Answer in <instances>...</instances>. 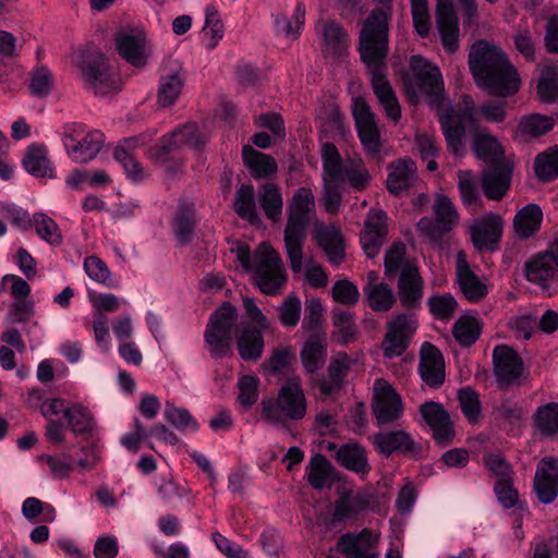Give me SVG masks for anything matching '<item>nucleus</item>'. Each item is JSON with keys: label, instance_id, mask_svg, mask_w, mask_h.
<instances>
[{"label": "nucleus", "instance_id": "obj_28", "mask_svg": "<svg viewBox=\"0 0 558 558\" xmlns=\"http://www.w3.org/2000/svg\"><path fill=\"white\" fill-rule=\"evenodd\" d=\"M314 232L318 245L326 253L329 262L333 265L341 264L344 258V243L340 229L335 225L316 221Z\"/></svg>", "mask_w": 558, "mask_h": 558}, {"label": "nucleus", "instance_id": "obj_54", "mask_svg": "<svg viewBox=\"0 0 558 558\" xmlns=\"http://www.w3.org/2000/svg\"><path fill=\"white\" fill-rule=\"evenodd\" d=\"M84 270L92 280L107 288L116 289L120 286L119 281L112 277L106 263L97 256H88L85 258Z\"/></svg>", "mask_w": 558, "mask_h": 558}, {"label": "nucleus", "instance_id": "obj_10", "mask_svg": "<svg viewBox=\"0 0 558 558\" xmlns=\"http://www.w3.org/2000/svg\"><path fill=\"white\" fill-rule=\"evenodd\" d=\"M118 54L130 65L144 69L151 57L153 46L142 27H128L114 35Z\"/></svg>", "mask_w": 558, "mask_h": 558}, {"label": "nucleus", "instance_id": "obj_61", "mask_svg": "<svg viewBox=\"0 0 558 558\" xmlns=\"http://www.w3.org/2000/svg\"><path fill=\"white\" fill-rule=\"evenodd\" d=\"M166 420L180 430L196 432L199 427L197 421L184 408H178L167 402L165 409Z\"/></svg>", "mask_w": 558, "mask_h": 558}, {"label": "nucleus", "instance_id": "obj_15", "mask_svg": "<svg viewBox=\"0 0 558 558\" xmlns=\"http://www.w3.org/2000/svg\"><path fill=\"white\" fill-rule=\"evenodd\" d=\"M410 69L418 89L427 96L430 104H438L442 92L439 69L421 56H412Z\"/></svg>", "mask_w": 558, "mask_h": 558}, {"label": "nucleus", "instance_id": "obj_44", "mask_svg": "<svg viewBox=\"0 0 558 558\" xmlns=\"http://www.w3.org/2000/svg\"><path fill=\"white\" fill-rule=\"evenodd\" d=\"M336 458L343 468L355 473L364 474L369 469L365 450L356 444L340 447Z\"/></svg>", "mask_w": 558, "mask_h": 558}, {"label": "nucleus", "instance_id": "obj_56", "mask_svg": "<svg viewBox=\"0 0 558 558\" xmlns=\"http://www.w3.org/2000/svg\"><path fill=\"white\" fill-rule=\"evenodd\" d=\"M33 227L37 235L50 245L57 246L62 243V235L57 222L45 213L34 214Z\"/></svg>", "mask_w": 558, "mask_h": 558}, {"label": "nucleus", "instance_id": "obj_4", "mask_svg": "<svg viewBox=\"0 0 558 558\" xmlns=\"http://www.w3.org/2000/svg\"><path fill=\"white\" fill-rule=\"evenodd\" d=\"M318 221L315 201L311 190L299 189L288 206V221L284 229V246L293 272L303 267V244L307 227Z\"/></svg>", "mask_w": 558, "mask_h": 558}, {"label": "nucleus", "instance_id": "obj_22", "mask_svg": "<svg viewBox=\"0 0 558 558\" xmlns=\"http://www.w3.org/2000/svg\"><path fill=\"white\" fill-rule=\"evenodd\" d=\"M424 422L433 432V437L441 446L449 445L454 437V429L448 412L440 403L425 402L420 409Z\"/></svg>", "mask_w": 558, "mask_h": 558}, {"label": "nucleus", "instance_id": "obj_40", "mask_svg": "<svg viewBox=\"0 0 558 558\" xmlns=\"http://www.w3.org/2000/svg\"><path fill=\"white\" fill-rule=\"evenodd\" d=\"M553 128L554 121L551 118L538 113L527 114L520 119L515 129V137L529 141L546 134Z\"/></svg>", "mask_w": 558, "mask_h": 558}, {"label": "nucleus", "instance_id": "obj_12", "mask_svg": "<svg viewBox=\"0 0 558 558\" xmlns=\"http://www.w3.org/2000/svg\"><path fill=\"white\" fill-rule=\"evenodd\" d=\"M352 114L357 136L365 151L376 156L381 150V137L376 121V114L363 97L353 99Z\"/></svg>", "mask_w": 558, "mask_h": 558}, {"label": "nucleus", "instance_id": "obj_19", "mask_svg": "<svg viewBox=\"0 0 558 558\" xmlns=\"http://www.w3.org/2000/svg\"><path fill=\"white\" fill-rule=\"evenodd\" d=\"M494 373L502 386L518 384L523 374V362L508 345H497L493 352Z\"/></svg>", "mask_w": 558, "mask_h": 558}, {"label": "nucleus", "instance_id": "obj_29", "mask_svg": "<svg viewBox=\"0 0 558 558\" xmlns=\"http://www.w3.org/2000/svg\"><path fill=\"white\" fill-rule=\"evenodd\" d=\"M418 369L423 381L428 386L435 387L444 383V357L434 344L425 342L422 345Z\"/></svg>", "mask_w": 558, "mask_h": 558}, {"label": "nucleus", "instance_id": "obj_37", "mask_svg": "<svg viewBox=\"0 0 558 558\" xmlns=\"http://www.w3.org/2000/svg\"><path fill=\"white\" fill-rule=\"evenodd\" d=\"M22 165L29 174H48L54 167L48 157V149L44 144L33 143L25 149Z\"/></svg>", "mask_w": 558, "mask_h": 558}, {"label": "nucleus", "instance_id": "obj_33", "mask_svg": "<svg viewBox=\"0 0 558 558\" xmlns=\"http://www.w3.org/2000/svg\"><path fill=\"white\" fill-rule=\"evenodd\" d=\"M265 329L254 328L251 324L242 327L236 340L239 355L244 361H257L264 352L263 331Z\"/></svg>", "mask_w": 558, "mask_h": 558}, {"label": "nucleus", "instance_id": "obj_6", "mask_svg": "<svg viewBox=\"0 0 558 558\" xmlns=\"http://www.w3.org/2000/svg\"><path fill=\"white\" fill-rule=\"evenodd\" d=\"M236 324V308L229 303H225L211 314L204 340L213 359H223L231 354Z\"/></svg>", "mask_w": 558, "mask_h": 558}, {"label": "nucleus", "instance_id": "obj_27", "mask_svg": "<svg viewBox=\"0 0 558 558\" xmlns=\"http://www.w3.org/2000/svg\"><path fill=\"white\" fill-rule=\"evenodd\" d=\"M369 177H324V197L323 204L326 211L335 214L338 211L342 191L350 184L356 190H362L367 184Z\"/></svg>", "mask_w": 558, "mask_h": 558}, {"label": "nucleus", "instance_id": "obj_3", "mask_svg": "<svg viewBox=\"0 0 558 558\" xmlns=\"http://www.w3.org/2000/svg\"><path fill=\"white\" fill-rule=\"evenodd\" d=\"M246 271L254 272L256 286L265 294H276L287 281V275L279 254L267 242L260 243L254 253L244 243L231 248Z\"/></svg>", "mask_w": 558, "mask_h": 558}, {"label": "nucleus", "instance_id": "obj_32", "mask_svg": "<svg viewBox=\"0 0 558 558\" xmlns=\"http://www.w3.org/2000/svg\"><path fill=\"white\" fill-rule=\"evenodd\" d=\"M399 298L403 306L415 307L423 296V279L414 265L402 268L398 282Z\"/></svg>", "mask_w": 558, "mask_h": 558}, {"label": "nucleus", "instance_id": "obj_38", "mask_svg": "<svg viewBox=\"0 0 558 558\" xmlns=\"http://www.w3.org/2000/svg\"><path fill=\"white\" fill-rule=\"evenodd\" d=\"M65 421L74 435H90L97 428L93 412L82 403H71Z\"/></svg>", "mask_w": 558, "mask_h": 558}, {"label": "nucleus", "instance_id": "obj_51", "mask_svg": "<svg viewBox=\"0 0 558 558\" xmlns=\"http://www.w3.org/2000/svg\"><path fill=\"white\" fill-rule=\"evenodd\" d=\"M38 460L49 468L50 475L57 480L68 478L75 469V459L68 452L41 454Z\"/></svg>", "mask_w": 558, "mask_h": 558}, {"label": "nucleus", "instance_id": "obj_5", "mask_svg": "<svg viewBox=\"0 0 558 558\" xmlns=\"http://www.w3.org/2000/svg\"><path fill=\"white\" fill-rule=\"evenodd\" d=\"M262 420L277 427H287V421H301L307 413V400L299 377L283 381L277 398L264 399L260 403Z\"/></svg>", "mask_w": 558, "mask_h": 558}, {"label": "nucleus", "instance_id": "obj_18", "mask_svg": "<svg viewBox=\"0 0 558 558\" xmlns=\"http://www.w3.org/2000/svg\"><path fill=\"white\" fill-rule=\"evenodd\" d=\"M502 230L504 220L495 213L475 219L469 228L471 241L477 251L494 250L501 239Z\"/></svg>", "mask_w": 558, "mask_h": 558}, {"label": "nucleus", "instance_id": "obj_59", "mask_svg": "<svg viewBox=\"0 0 558 558\" xmlns=\"http://www.w3.org/2000/svg\"><path fill=\"white\" fill-rule=\"evenodd\" d=\"M171 135L175 137L179 149L183 146L199 149L207 143L206 135L198 130V126L195 123H186L172 131Z\"/></svg>", "mask_w": 558, "mask_h": 558}, {"label": "nucleus", "instance_id": "obj_47", "mask_svg": "<svg viewBox=\"0 0 558 558\" xmlns=\"http://www.w3.org/2000/svg\"><path fill=\"white\" fill-rule=\"evenodd\" d=\"M242 158L252 174H276L277 162L270 155L256 150L245 145L242 150Z\"/></svg>", "mask_w": 558, "mask_h": 558}, {"label": "nucleus", "instance_id": "obj_35", "mask_svg": "<svg viewBox=\"0 0 558 558\" xmlns=\"http://www.w3.org/2000/svg\"><path fill=\"white\" fill-rule=\"evenodd\" d=\"M543 211L536 204H527L514 216L513 228L518 238L526 240L541 229Z\"/></svg>", "mask_w": 558, "mask_h": 558}, {"label": "nucleus", "instance_id": "obj_8", "mask_svg": "<svg viewBox=\"0 0 558 558\" xmlns=\"http://www.w3.org/2000/svg\"><path fill=\"white\" fill-rule=\"evenodd\" d=\"M74 65L80 70L83 80L95 94H106L112 86L109 63L106 56L97 48H86L75 52Z\"/></svg>", "mask_w": 558, "mask_h": 558}, {"label": "nucleus", "instance_id": "obj_1", "mask_svg": "<svg viewBox=\"0 0 558 558\" xmlns=\"http://www.w3.org/2000/svg\"><path fill=\"white\" fill-rule=\"evenodd\" d=\"M468 63L476 85L489 96L508 98L520 89L521 78L517 68L495 43L476 40L471 46Z\"/></svg>", "mask_w": 558, "mask_h": 558}, {"label": "nucleus", "instance_id": "obj_26", "mask_svg": "<svg viewBox=\"0 0 558 558\" xmlns=\"http://www.w3.org/2000/svg\"><path fill=\"white\" fill-rule=\"evenodd\" d=\"M317 33L323 39L324 54L341 57L347 53L350 36L340 23L333 20L322 21L317 26Z\"/></svg>", "mask_w": 558, "mask_h": 558}, {"label": "nucleus", "instance_id": "obj_49", "mask_svg": "<svg viewBox=\"0 0 558 558\" xmlns=\"http://www.w3.org/2000/svg\"><path fill=\"white\" fill-rule=\"evenodd\" d=\"M368 306L375 312H388L396 302L393 290L385 282L363 289Z\"/></svg>", "mask_w": 558, "mask_h": 558}, {"label": "nucleus", "instance_id": "obj_42", "mask_svg": "<svg viewBox=\"0 0 558 558\" xmlns=\"http://www.w3.org/2000/svg\"><path fill=\"white\" fill-rule=\"evenodd\" d=\"M307 482L314 489L329 487L333 483L332 466L323 456L316 454L311 458L306 469Z\"/></svg>", "mask_w": 558, "mask_h": 558}, {"label": "nucleus", "instance_id": "obj_16", "mask_svg": "<svg viewBox=\"0 0 558 558\" xmlns=\"http://www.w3.org/2000/svg\"><path fill=\"white\" fill-rule=\"evenodd\" d=\"M374 7L361 22L359 39L389 40L390 22L393 15L392 0H375Z\"/></svg>", "mask_w": 558, "mask_h": 558}, {"label": "nucleus", "instance_id": "obj_11", "mask_svg": "<svg viewBox=\"0 0 558 558\" xmlns=\"http://www.w3.org/2000/svg\"><path fill=\"white\" fill-rule=\"evenodd\" d=\"M433 211L435 221L429 217H423L417 222V229L421 235L438 241L459 225L460 215L452 201L442 194L436 195Z\"/></svg>", "mask_w": 558, "mask_h": 558}, {"label": "nucleus", "instance_id": "obj_14", "mask_svg": "<svg viewBox=\"0 0 558 558\" xmlns=\"http://www.w3.org/2000/svg\"><path fill=\"white\" fill-rule=\"evenodd\" d=\"M416 329L413 316L399 314L388 324V330L383 342L384 354L388 359L402 355Z\"/></svg>", "mask_w": 558, "mask_h": 558}, {"label": "nucleus", "instance_id": "obj_46", "mask_svg": "<svg viewBox=\"0 0 558 558\" xmlns=\"http://www.w3.org/2000/svg\"><path fill=\"white\" fill-rule=\"evenodd\" d=\"M195 221L194 205L190 203L181 204L173 220L174 234L180 244H186L191 241Z\"/></svg>", "mask_w": 558, "mask_h": 558}, {"label": "nucleus", "instance_id": "obj_13", "mask_svg": "<svg viewBox=\"0 0 558 558\" xmlns=\"http://www.w3.org/2000/svg\"><path fill=\"white\" fill-rule=\"evenodd\" d=\"M372 408L377 423L380 425L393 423L403 414L401 396L384 378H377L374 381Z\"/></svg>", "mask_w": 558, "mask_h": 558}, {"label": "nucleus", "instance_id": "obj_60", "mask_svg": "<svg viewBox=\"0 0 558 558\" xmlns=\"http://www.w3.org/2000/svg\"><path fill=\"white\" fill-rule=\"evenodd\" d=\"M203 36L208 49H214L223 37V24L219 17L218 11L213 5L206 8V21L203 28Z\"/></svg>", "mask_w": 558, "mask_h": 558}, {"label": "nucleus", "instance_id": "obj_55", "mask_svg": "<svg viewBox=\"0 0 558 558\" xmlns=\"http://www.w3.org/2000/svg\"><path fill=\"white\" fill-rule=\"evenodd\" d=\"M535 426L545 436L558 435V403L538 407L534 415Z\"/></svg>", "mask_w": 558, "mask_h": 558}, {"label": "nucleus", "instance_id": "obj_52", "mask_svg": "<svg viewBox=\"0 0 558 558\" xmlns=\"http://www.w3.org/2000/svg\"><path fill=\"white\" fill-rule=\"evenodd\" d=\"M536 89L544 102L558 99V65H546L542 69Z\"/></svg>", "mask_w": 558, "mask_h": 558}, {"label": "nucleus", "instance_id": "obj_17", "mask_svg": "<svg viewBox=\"0 0 558 558\" xmlns=\"http://www.w3.org/2000/svg\"><path fill=\"white\" fill-rule=\"evenodd\" d=\"M524 275L527 281L543 289H547L550 282L558 279V258L556 253L551 252L550 245L525 263Z\"/></svg>", "mask_w": 558, "mask_h": 558}, {"label": "nucleus", "instance_id": "obj_53", "mask_svg": "<svg viewBox=\"0 0 558 558\" xmlns=\"http://www.w3.org/2000/svg\"><path fill=\"white\" fill-rule=\"evenodd\" d=\"M234 209L241 218L250 221L251 223L258 221L255 205V192L252 185L244 184L238 190L234 199Z\"/></svg>", "mask_w": 558, "mask_h": 558}, {"label": "nucleus", "instance_id": "obj_50", "mask_svg": "<svg viewBox=\"0 0 558 558\" xmlns=\"http://www.w3.org/2000/svg\"><path fill=\"white\" fill-rule=\"evenodd\" d=\"M454 339L463 347L473 344L481 335V323L470 315L460 316L452 327Z\"/></svg>", "mask_w": 558, "mask_h": 558}, {"label": "nucleus", "instance_id": "obj_58", "mask_svg": "<svg viewBox=\"0 0 558 558\" xmlns=\"http://www.w3.org/2000/svg\"><path fill=\"white\" fill-rule=\"evenodd\" d=\"M432 315L439 320H450L457 312L458 303L449 294H434L427 300Z\"/></svg>", "mask_w": 558, "mask_h": 558}, {"label": "nucleus", "instance_id": "obj_24", "mask_svg": "<svg viewBox=\"0 0 558 558\" xmlns=\"http://www.w3.org/2000/svg\"><path fill=\"white\" fill-rule=\"evenodd\" d=\"M456 276L459 288L468 301L477 303L488 293L485 283L470 268L463 251H459L456 255Z\"/></svg>", "mask_w": 558, "mask_h": 558}, {"label": "nucleus", "instance_id": "obj_63", "mask_svg": "<svg viewBox=\"0 0 558 558\" xmlns=\"http://www.w3.org/2000/svg\"><path fill=\"white\" fill-rule=\"evenodd\" d=\"M259 379L253 375L242 376L238 381V400L242 408L248 410L258 399Z\"/></svg>", "mask_w": 558, "mask_h": 558}, {"label": "nucleus", "instance_id": "obj_31", "mask_svg": "<svg viewBox=\"0 0 558 558\" xmlns=\"http://www.w3.org/2000/svg\"><path fill=\"white\" fill-rule=\"evenodd\" d=\"M369 497L362 493L345 490L335 501L332 519L335 522H347L355 519L369 508Z\"/></svg>", "mask_w": 558, "mask_h": 558}, {"label": "nucleus", "instance_id": "obj_43", "mask_svg": "<svg viewBox=\"0 0 558 558\" xmlns=\"http://www.w3.org/2000/svg\"><path fill=\"white\" fill-rule=\"evenodd\" d=\"M184 85V74L181 69L160 77L157 93L158 104L162 107L172 106L179 98Z\"/></svg>", "mask_w": 558, "mask_h": 558}, {"label": "nucleus", "instance_id": "obj_25", "mask_svg": "<svg viewBox=\"0 0 558 558\" xmlns=\"http://www.w3.org/2000/svg\"><path fill=\"white\" fill-rule=\"evenodd\" d=\"M378 534L369 529H363L359 534L347 533L339 539V547L348 558H377L375 546Z\"/></svg>", "mask_w": 558, "mask_h": 558}, {"label": "nucleus", "instance_id": "obj_21", "mask_svg": "<svg viewBox=\"0 0 558 558\" xmlns=\"http://www.w3.org/2000/svg\"><path fill=\"white\" fill-rule=\"evenodd\" d=\"M387 216L383 210H371L364 222L360 242L368 258L378 255L387 236Z\"/></svg>", "mask_w": 558, "mask_h": 558}, {"label": "nucleus", "instance_id": "obj_20", "mask_svg": "<svg viewBox=\"0 0 558 558\" xmlns=\"http://www.w3.org/2000/svg\"><path fill=\"white\" fill-rule=\"evenodd\" d=\"M436 25L444 49L448 53L459 50V21L450 0H439L436 8Z\"/></svg>", "mask_w": 558, "mask_h": 558}, {"label": "nucleus", "instance_id": "obj_7", "mask_svg": "<svg viewBox=\"0 0 558 558\" xmlns=\"http://www.w3.org/2000/svg\"><path fill=\"white\" fill-rule=\"evenodd\" d=\"M471 148L478 160H482L492 171V174H512L514 170V155L507 154L498 138L485 130L473 133ZM482 174H489L483 171Z\"/></svg>", "mask_w": 558, "mask_h": 558}, {"label": "nucleus", "instance_id": "obj_48", "mask_svg": "<svg viewBox=\"0 0 558 558\" xmlns=\"http://www.w3.org/2000/svg\"><path fill=\"white\" fill-rule=\"evenodd\" d=\"M440 126L448 150L456 156H462L465 150L463 143L465 130L463 124L461 122H453L451 116H442L440 118Z\"/></svg>", "mask_w": 558, "mask_h": 558}, {"label": "nucleus", "instance_id": "obj_34", "mask_svg": "<svg viewBox=\"0 0 558 558\" xmlns=\"http://www.w3.org/2000/svg\"><path fill=\"white\" fill-rule=\"evenodd\" d=\"M178 142L171 133L163 135L156 145L149 148L147 156L150 160L159 163L169 171H181V161L178 160Z\"/></svg>", "mask_w": 558, "mask_h": 558}, {"label": "nucleus", "instance_id": "obj_36", "mask_svg": "<svg viewBox=\"0 0 558 558\" xmlns=\"http://www.w3.org/2000/svg\"><path fill=\"white\" fill-rule=\"evenodd\" d=\"M327 345L324 337L312 335L301 350V360L306 373H316L326 361Z\"/></svg>", "mask_w": 558, "mask_h": 558}, {"label": "nucleus", "instance_id": "obj_41", "mask_svg": "<svg viewBox=\"0 0 558 558\" xmlns=\"http://www.w3.org/2000/svg\"><path fill=\"white\" fill-rule=\"evenodd\" d=\"M374 442L377 449L385 454L396 451H411L415 445L411 435L403 429L378 433Z\"/></svg>", "mask_w": 558, "mask_h": 558}, {"label": "nucleus", "instance_id": "obj_23", "mask_svg": "<svg viewBox=\"0 0 558 558\" xmlns=\"http://www.w3.org/2000/svg\"><path fill=\"white\" fill-rule=\"evenodd\" d=\"M534 490L543 504H551L558 495V459H542L534 476Z\"/></svg>", "mask_w": 558, "mask_h": 558}, {"label": "nucleus", "instance_id": "obj_9", "mask_svg": "<svg viewBox=\"0 0 558 558\" xmlns=\"http://www.w3.org/2000/svg\"><path fill=\"white\" fill-rule=\"evenodd\" d=\"M83 124L72 123L65 126L62 144L68 156L77 163H86L93 160L101 150L105 135L95 130L84 135Z\"/></svg>", "mask_w": 558, "mask_h": 558}, {"label": "nucleus", "instance_id": "obj_62", "mask_svg": "<svg viewBox=\"0 0 558 558\" xmlns=\"http://www.w3.org/2000/svg\"><path fill=\"white\" fill-rule=\"evenodd\" d=\"M473 179L474 177H461L459 181L461 201L472 214L482 207L481 193Z\"/></svg>", "mask_w": 558, "mask_h": 558}, {"label": "nucleus", "instance_id": "obj_45", "mask_svg": "<svg viewBox=\"0 0 558 558\" xmlns=\"http://www.w3.org/2000/svg\"><path fill=\"white\" fill-rule=\"evenodd\" d=\"M258 202L268 219L278 221L281 218L283 201L280 189L276 184H264L258 193Z\"/></svg>", "mask_w": 558, "mask_h": 558}, {"label": "nucleus", "instance_id": "obj_39", "mask_svg": "<svg viewBox=\"0 0 558 558\" xmlns=\"http://www.w3.org/2000/svg\"><path fill=\"white\" fill-rule=\"evenodd\" d=\"M354 363L355 360L351 359L345 353H338L335 355L327 369L328 381H323L320 384L322 393L330 395L336 389H339Z\"/></svg>", "mask_w": 558, "mask_h": 558}, {"label": "nucleus", "instance_id": "obj_64", "mask_svg": "<svg viewBox=\"0 0 558 558\" xmlns=\"http://www.w3.org/2000/svg\"><path fill=\"white\" fill-rule=\"evenodd\" d=\"M534 174H558V145H554L536 155Z\"/></svg>", "mask_w": 558, "mask_h": 558}, {"label": "nucleus", "instance_id": "obj_30", "mask_svg": "<svg viewBox=\"0 0 558 558\" xmlns=\"http://www.w3.org/2000/svg\"><path fill=\"white\" fill-rule=\"evenodd\" d=\"M71 403L60 398H52L40 403V412L47 418L46 436L50 442L62 444L65 439V427L53 416L63 414L66 416Z\"/></svg>", "mask_w": 558, "mask_h": 558}, {"label": "nucleus", "instance_id": "obj_57", "mask_svg": "<svg viewBox=\"0 0 558 558\" xmlns=\"http://www.w3.org/2000/svg\"><path fill=\"white\" fill-rule=\"evenodd\" d=\"M458 399L463 415L471 424H476L482 417V404L478 393L471 387L459 390Z\"/></svg>", "mask_w": 558, "mask_h": 558}, {"label": "nucleus", "instance_id": "obj_2", "mask_svg": "<svg viewBox=\"0 0 558 558\" xmlns=\"http://www.w3.org/2000/svg\"><path fill=\"white\" fill-rule=\"evenodd\" d=\"M357 51L366 68L373 92L386 116L398 123L401 118V107L388 78L387 58L389 40L359 39Z\"/></svg>", "mask_w": 558, "mask_h": 558}]
</instances>
